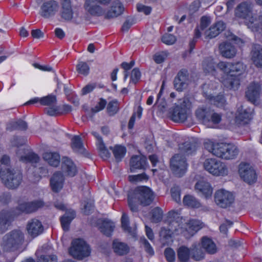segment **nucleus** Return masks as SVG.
<instances>
[{"mask_svg": "<svg viewBox=\"0 0 262 262\" xmlns=\"http://www.w3.org/2000/svg\"><path fill=\"white\" fill-rule=\"evenodd\" d=\"M155 199V194L150 188L147 186H139L128 195V203L130 209L133 212L138 211L136 203L143 206L151 204Z\"/></svg>", "mask_w": 262, "mask_h": 262, "instance_id": "obj_1", "label": "nucleus"}, {"mask_svg": "<svg viewBox=\"0 0 262 262\" xmlns=\"http://www.w3.org/2000/svg\"><path fill=\"white\" fill-rule=\"evenodd\" d=\"M24 241V234L20 230H13L6 234L2 238L1 246L6 252L17 250Z\"/></svg>", "mask_w": 262, "mask_h": 262, "instance_id": "obj_2", "label": "nucleus"}, {"mask_svg": "<svg viewBox=\"0 0 262 262\" xmlns=\"http://www.w3.org/2000/svg\"><path fill=\"white\" fill-rule=\"evenodd\" d=\"M235 16L245 20V23L252 31H257L261 25L254 17L252 7L250 4L247 2L239 4L235 11Z\"/></svg>", "mask_w": 262, "mask_h": 262, "instance_id": "obj_3", "label": "nucleus"}, {"mask_svg": "<svg viewBox=\"0 0 262 262\" xmlns=\"http://www.w3.org/2000/svg\"><path fill=\"white\" fill-rule=\"evenodd\" d=\"M0 178L4 184L8 188L15 189L21 184L23 175L18 170L14 169H4L0 165Z\"/></svg>", "mask_w": 262, "mask_h": 262, "instance_id": "obj_4", "label": "nucleus"}, {"mask_svg": "<svg viewBox=\"0 0 262 262\" xmlns=\"http://www.w3.org/2000/svg\"><path fill=\"white\" fill-rule=\"evenodd\" d=\"M205 170L215 176H225L228 173V169L225 163L216 159H207L204 162Z\"/></svg>", "mask_w": 262, "mask_h": 262, "instance_id": "obj_5", "label": "nucleus"}, {"mask_svg": "<svg viewBox=\"0 0 262 262\" xmlns=\"http://www.w3.org/2000/svg\"><path fill=\"white\" fill-rule=\"evenodd\" d=\"M70 254L74 258L82 259L90 254L89 246L81 239H76L72 242V246L69 250Z\"/></svg>", "mask_w": 262, "mask_h": 262, "instance_id": "obj_6", "label": "nucleus"}, {"mask_svg": "<svg viewBox=\"0 0 262 262\" xmlns=\"http://www.w3.org/2000/svg\"><path fill=\"white\" fill-rule=\"evenodd\" d=\"M238 153L236 146L230 144L221 143L215 149L214 156L222 159L229 160L235 158Z\"/></svg>", "mask_w": 262, "mask_h": 262, "instance_id": "obj_7", "label": "nucleus"}, {"mask_svg": "<svg viewBox=\"0 0 262 262\" xmlns=\"http://www.w3.org/2000/svg\"><path fill=\"white\" fill-rule=\"evenodd\" d=\"M187 166L186 158L181 154H176L170 159V168L178 177L183 176L186 171Z\"/></svg>", "mask_w": 262, "mask_h": 262, "instance_id": "obj_8", "label": "nucleus"}, {"mask_svg": "<svg viewBox=\"0 0 262 262\" xmlns=\"http://www.w3.org/2000/svg\"><path fill=\"white\" fill-rule=\"evenodd\" d=\"M214 201L219 206L226 208L233 203L234 196L231 192L228 191L220 189L215 193Z\"/></svg>", "mask_w": 262, "mask_h": 262, "instance_id": "obj_9", "label": "nucleus"}, {"mask_svg": "<svg viewBox=\"0 0 262 262\" xmlns=\"http://www.w3.org/2000/svg\"><path fill=\"white\" fill-rule=\"evenodd\" d=\"M239 173L243 180L251 185L257 180V175L253 167L248 163H241L239 167Z\"/></svg>", "mask_w": 262, "mask_h": 262, "instance_id": "obj_10", "label": "nucleus"}, {"mask_svg": "<svg viewBox=\"0 0 262 262\" xmlns=\"http://www.w3.org/2000/svg\"><path fill=\"white\" fill-rule=\"evenodd\" d=\"M58 3L54 0H49L44 2L39 11V14L45 18H49L54 16L58 12Z\"/></svg>", "mask_w": 262, "mask_h": 262, "instance_id": "obj_11", "label": "nucleus"}, {"mask_svg": "<svg viewBox=\"0 0 262 262\" xmlns=\"http://www.w3.org/2000/svg\"><path fill=\"white\" fill-rule=\"evenodd\" d=\"M19 161L24 163L36 164L39 161V157L33 152L25 148H18L16 151Z\"/></svg>", "mask_w": 262, "mask_h": 262, "instance_id": "obj_12", "label": "nucleus"}, {"mask_svg": "<svg viewBox=\"0 0 262 262\" xmlns=\"http://www.w3.org/2000/svg\"><path fill=\"white\" fill-rule=\"evenodd\" d=\"M189 81V73L187 70L182 69L174 79V87L177 91L181 92L186 89Z\"/></svg>", "mask_w": 262, "mask_h": 262, "instance_id": "obj_13", "label": "nucleus"}, {"mask_svg": "<svg viewBox=\"0 0 262 262\" xmlns=\"http://www.w3.org/2000/svg\"><path fill=\"white\" fill-rule=\"evenodd\" d=\"M261 92V83L253 82L247 88V90L246 92V97L249 101L254 103L259 98Z\"/></svg>", "mask_w": 262, "mask_h": 262, "instance_id": "obj_14", "label": "nucleus"}, {"mask_svg": "<svg viewBox=\"0 0 262 262\" xmlns=\"http://www.w3.org/2000/svg\"><path fill=\"white\" fill-rule=\"evenodd\" d=\"M27 230L28 234L34 238L42 233L43 227L40 221L33 219L28 222Z\"/></svg>", "mask_w": 262, "mask_h": 262, "instance_id": "obj_15", "label": "nucleus"}, {"mask_svg": "<svg viewBox=\"0 0 262 262\" xmlns=\"http://www.w3.org/2000/svg\"><path fill=\"white\" fill-rule=\"evenodd\" d=\"M147 167V159L142 155L133 156L130 161V171L135 172L136 169H145Z\"/></svg>", "mask_w": 262, "mask_h": 262, "instance_id": "obj_16", "label": "nucleus"}, {"mask_svg": "<svg viewBox=\"0 0 262 262\" xmlns=\"http://www.w3.org/2000/svg\"><path fill=\"white\" fill-rule=\"evenodd\" d=\"M85 10L92 16H101L104 13V10L95 0H85Z\"/></svg>", "mask_w": 262, "mask_h": 262, "instance_id": "obj_17", "label": "nucleus"}, {"mask_svg": "<svg viewBox=\"0 0 262 262\" xmlns=\"http://www.w3.org/2000/svg\"><path fill=\"white\" fill-rule=\"evenodd\" d=\"M253 109L250 107L244 108L241 106L238 108L236 120L242 124L248 123L252 118Z\"/></svg>", "mask_w": 262, "mask_h": 262, "instance_id": "obj_18", "label": "nucleus"}, {"mask_svg": "<svg viewBox=\"0 0 262 262\" xmlns=\"http://www.w3.org/2000/svg\"><path fill=\"white\" fill-rule=\"evenodd\" d=\"M43 205V203L40 200L30 202H24L19 204L17 208L22 212L30 213L36 211Z\"/></svg>", "mask_w": 262, "mask_h": 262, "instance_id": "obj_19", "label": "nucleus"}, {"mask_svg": "<svg viewBox=\"0 0 262 262\" xmlns=\"http://www.w3.org/2000/svg\"><path fill=\"white\" fill-rule=\"evenodd\" d=\"M61 17L65 21H69L73 17L74 12L71 6V0H61Z\"/></svg>", "mask_w": 262, "mask_h": 262, "instance_id": "obj_20", "label": "nucleus"}, {"mask_svg": "<svg viewBox=\"0 0 262 262\" xmlns=\"http://www.w3.org/2000/svg\"><path fill=\"white\" fill-rule=\"evenodd\" d=\"M61 169L67 176L74 177L77 173V168L70 158L64 157L61 160Z\"/></svg>", "mask_w": 262, "mask_h": 262, "instance_id": "obj_21", "label": "nucleus"}, {"mask_svg": "<svg viewBox=\"0 0 262 262\" xmlns=\"http://www.w3.org/2000/svg\"><path fill=\"white\" fill-rule=\"evenodd\" d=\"M226 24L223 21H219L211 26L205 32L206 38H212L217 36L226 28Z\"/></svg>", "mask_w": 262, "mask_h": 262, "instance_id": "obj_22", "label": "nucleus"}, {"mask_svg": "<svg viewBox=\"0 0 262 262\" xmlns=\"http://www.w3.org/2000/svg\"><path fill=\"white\" fill-rule=\"evenodd\" d=\"M219 51L222 56L226 58H231L236 54L235 47L230 42H224L219 46Z\"/></svg>", "mask_w": 262, "mask_h": 262, "instance_id": "obj_23", "label": "nucleus"}, {"mask_svg": "<svg viewBox=\"0 0 262 262\" xmlns=\"http://www.w3.org/2000/svg\"><path fill=\"white\" fill-rule=\"evenodd\" d=\"M64 180L63 176L61 172H55L50 179V185L52 190L55 192L59 191L63 187Z\"/></svg>", "mask_w": 262, "mask_h": 262, "instance_id": "obj_24", "label": "nucleus"}, {"mask_svg": "<svg viewBox=\"0 0 262 262\" xmlns=\"http://www.w3.org/2000/svg\"><path fill=\"white\" fill-rule=\"evenodd\" d=\"M112 249L114 252L117 255L123 256L129 251V247L126 243L115 239L112 243Z\"/></svg>", "mask_w": 262, "mask_h": 262, "instance_id": "obj_25", "label": "nucleus"}, {"mask_svg": "<svg viewBox=\"0 0 262 262\" xmlns=\"http://www.w3.org/2000/svg\"><path fill=\"white\" fill-rule=\"evenodd\" d=\"M12 217L11 211L3 210L0 212V232L4 233L8 230L11 219Z\"/></svg>", "mask_w": 262, "mask_h": 262, "instance_id": "obj_26", "label": "nucleus"}, {"mask_svg": "<svg viewBox=\"0 0 262 262\" xmlns=\"http://www.w3.org/2000/svg\"><path fill=\"white\" fill-rule=\"evenodd\" d=\"M190 112L182 106H176L173 109L172 119L174 122H184L187 119Z\"/></svg>", "mask_w": 262, "mask_h": 262, "instance_id": "obj_27", "label": "nucleus"}, {"mask_svg": "<svg viewBox=\"0 0 262 262\" xmlns=\"http://www.w3.org/2000/svg\"><path fill=\"white\" fill-rule=\"evenodd\" d=\"M124 8L122 4L119 1L113 2L110 10L105 15V18L110 19L117 17L123 12Z\"/></svg>", "mask_w": 262, "mask_h": 262, "instance_id": "obj_28", "label": "nucleus"}, {"mask_svg": "<svg viewBox=\"0 0 262 262\" xmlns=\"http://www.w3.org/2000/svg\"><path fill=\"white\" fill-rule=\"evenodd\" d=\"M211 113V109L207 106H200L198 107L195 112L197 119L204 124L209 123V118Z\"/></svg>", "mask_w": 262, "mask_h": 262, "instance_id": "obj_29", "label": "nucleus"}, {"mask_svg": "<svg viewBox=\"0 0 262 262\" xmlns=\"http://www.w3.org/2000/svg\"><path fill=\"white\" fill-rule=\"evenodd\" d=\"M195 189L198 193H201L206 198L211 196L212 188L210 184L205 181H200L195 185Z\"/></svg>", "mask_w": 262, "mask_h": 262, "instance_id": "obj_30", "label": "nucleus"}, {"mask_svg": "<svg viewBox=\"0 0 262 262\" xmlns=\"http://www.w3.org/2000/svg\"><path fill=\"white\" fill-rule=\"evenodd\" d=\"M252 60L257 67H262V47L257 44L253 45L251 51Z\"/></svg>", "mask_w": 262, "mask_h": 262, "instance_id": "obj_31", "label": "nucleus"}, {"mask_svg": "<svg viewBox=\"0 0 262 262\" xmlns=\"http://www.w3.org/2000/svg\"><path fill=\"white\" fill-rule=\"evenodd\" d=\"M99 229L103 234L110 236L112 235L115 228L113 222L107 219L101 220L99 222Z\"/></svg>", "mask_w": 262, "mask_h": 262, "instance_id": "obj_32", "label": "nucleus"}, {"mask_svg": "<svg viewBox=\"0 0 262 262\" xmlns=\"http://www.w3.org/2000/svg\"><path fill=\"white\" fill-rule=\"evenodd\" d=\"M202 246L209 254H213L217 251L215 244L209 237L204 236L202 238Z\"/></svg>", "mask_w": 262, "mask_h": 262, "instance_id": "obj_33", "label": "nucleus"}, {"mask_svg": "<svg viewBox=\"0 0 262 262\" xmlns=\"http://www.w3.org/2000/svg\"><path fill=\"white\" fill-rule=\"evenodd\" d=\"M43 158L52 166L56 167L59 164L60 156L57 152H45L43 155Z\"/></svg>", "mask_w": 262, "mask_h": 262, "instance_id": "obj_34", "label": "nucleus"}, {"mask_svg": "<svg viewBox=\"0 0 262 262\" xmlns=\"http://www.w3.org/2000/svg\"><path fill=\"white\" fill-rule=\"evenodd\" d=\"M75 212L74 210L66 212L65 214L60 219L61 224L63 230L65 231H68L69 226L71 221L75 216Z\"/></svg>", "mask_w": 262, "mask_h": 262, "instance_id": "obj_35", "label": "nucleus"}, {"mask_svg": "<svg viewBox=\"0 0 262 262\" xmlns=\"http://www.w3.org/2000/svg\"><path fill=\"white\" fill-rule=\"evenodd\" d=\"M183 203L184 206L192 208H198L201 206L200 201L194 196L190 194L184 196Z\"/></svg>", "mask_w": 262, "mask_h": 262, "instance_id": "obj_36", "label": "nucleus"}, {"mask_svg": "<svg viewBox=\"0 0 262 262\" xmlns=\"http://www.w3.org/2000/svg\"><path fill=\"white\" fill-rule=\"evenodd\" d=\"M198 147V144L195 142H185L179 146V149L182 152L189 155L195 151Z\"/></svg>", "mask_w": 262, "mask_h": 262, "instance_id": "obj_37", "label": "nucleus"}, {"mask_svg": "<svg viewBox=\"0 0 262 262\" xmlns=\"http://www.w3.org/2000/svg\"><path fill=\"white\" fill-rule=\"evenodd\" d=\"M190 249L191 257L193 259L199 261L204 258L205 254L199 245L194 244L192 245Z\"/></svg>", "mask_w": 262, "mask_h": 262, "instance_id": "obj_38", "label": "nucleus"}, {"mask_svg": "<svg viewBox=\"0 0 262 262\" xmlns=\"http://www.w3.org/2000/svg\"><path fill=\"white\" fill-rule=\"evenodd\" d=\"M178 257L181 262H187L191 254L190 249L185 246H181L177 251Z\"/></svg>", "mask_w": 262, "mask_h": 262, "instance_id": "obj_39", "label": "nucleus"}, {"mask_svg": "<svg viewBox=\"0 0 262 262\" xmlns=\"http://www.w3.org/2000/svg\"><path fill=\"white\" fill-rule=\"evenodd\" d=\"M110 148L112 150L115 160L118 162L121 161L126 151L124 146L119 145H116L114 147H110Z\"/></svg>", "mask_w": 262, "mask_h": 262, "instance_id": "obj_40", "label": "nucleus"}, {"mask_svg": "<svg viewBox=\"0 0 262 262\" xmlns=\"http://www.w3.org/2000/svg\"><path fill=\"white\" fill-rule=\"evenodd\" d=\"M71 147L73 150L76 152L82 154L84 152V148L80 137L75 136L72 139Z\"/></svg>", "mask_w": 262, "mask_h": 262, "instance_id": "obj_41", "label": "nucleus"}, {"mask_svg": "<svg viewBox=\"0 0 262 262\" xmlns=\"http://www.w3.org/2000/svg\"><path fill=\"white\" fill-rule=\"evenodd\" d=\"M28 127V125L26 122L19 119L17 121H12L7 126V129L13 130L15 129L18 130H26Z\"/></svg>", "mask_w": 262, "mask_h": 262, "instance_id": "obj_42", "label": "nucleus"}, {"mask_svg": "<svg viewBox=\"0 0 262 262\" xmlns=\"http://www.w3.org/2000/svg\"><path fill=\"white\" fill-rule=\"evenodd\" d=\"M231 74L230 76H235L240 75L245 70V66L241 62L235 63L231 62Z\"/></svg>", "mask_w": 262, "mask_h": 262, "instance_id": "obj_43", "label": "nucleus"}, {"mask_svg": "<svg viewBox=\"0 0 262 262\" xmlns=\"http://www.w3.org/2000/svg\"><path fill=\"white\" fill-rule=\"evenodd\" d=\"M225 85L230 89L235 90L237 89L239 85V80L238 76H228L224 82Z\"/></svg>", "mask_w": 262, "mask_h": 262, "instance_id": "obj_44", "label": "nucleus"}, {"mask_svg": "<svg viewBox=\"0 0 262 262\" xmlns=\"http://www.w3.org/2000/svg\"><path fill=\"white\" fill-rule=\"evenodd\" d=\"M107 111L109 115L113 116L117 113L119 110V103L117 100H113L108 102Z\"/></svg>", "mask_w": 262, "mask_h": 262, "instance_id": "obj_45", "label": "nucleus"}, {"mask_svg": "<svg viewBox=\"0 0 262 262\" xmlns=\"http://www.w3.org/2000/svg\"><path fill=\"white\" fill-rule=\"evenodd\" d=\"M202 223L198 220H191L189 223V227L187 229L190 232L191 235H193L195 232L202 228Z\"/></svg>", "mask_w": 262, "mask_h": 262, "instance_id": "obj_46", "label": "nucleus"}, {"mask_svg": "<svg viewBox=\"0 0 262 262\" xmlns=\"http://www.w3.org/2000/svg\"><path fill=\"white\" fill-rule=\"evenodd\" d=\"M203 68L206 73L212 72L215 70L214 63L212 59L210 58H206L202 63Z\"/></svg>", "mask_w": 262, "mask_h": 262, "instance_id": "obj_47", "label": "nucleus"}, {"mask_svg": "<svg viewBox=\"0 0 262 262\" xmlns=\"http://www.w3.org/2000/svg\"><path fill=\"white\" fill-rule=\"evenodd\" d=\"M151 221L154 223H159L163 217V211L159 207H156L151 210Z\"/></svg>", "mask_w": 262, "mask_h": 262, "instance_id": "obj_48", "label": "nucleus"}, {"mask_svg": "<svg viewBox=\"0 0 262 262\" xmlns=\"http://www.w3.org/2000/svg\"><path fill=\"white\" fill-rule=\"evenodd\" d=\"M208 99H210L212 104L217 107L223 106L225 102V98L222 95H219L216 96L210 95L208 96Z\"/></svg>", "mask_w": 262, "mask_h": 262, "instance_id": "obj_49", "label": "nucleus"}, {"mask_svg": "<svg viewBox=\"0 0 262 262\" xmlns=\"http://www.w3.org/2000/svg\"><path fill=\"white\" fill-rule=\"evenodd\" d=\"M97 146L99 155L103 159L106 160L110 158L111 153L106 147L104 142H101L100 144H98Z\"/></svg>", "mask_w": 262, "mask_h": 262, "instance_id": "obj_50", "label": "nucleus"}, {"mask_svg": "<svg viewBox=\"0 0 262 262\" xmlns=\"http://www.w3.org/2000/svg\"><path fill=\"white\" fill-rule=\"evenodd\" d=\"M76 70L79 74L86 76L89 73L90 67L86 62L79 61L76 66Z\"/></svg>", "mask_w": 262, "mask_h": 262, "instance_id": "obj_51", "label": "nucleus"}, {"mask_svg": "<svg viewBox=\"0 0 262 262\" xmlns=\"http://www.w3.org/2000/svg\"><path fill=\"white\" fill-rule=\"evenodd\" d=\"M56 102V97L54 95H48L40 99V103L43 105L54 106Z\"/></svg>", "mask_w": 262, "mask_h": 262, "instance_id": "obj_52", "label": "nucleus"}, {"mask_svg": "<svg viewBox=\"0 0 262 262\" xmlns=\"http://www.w3.org/2000/svg\"><path fill=\"white\" fill-rule=\"evenodd\" d=\"M121 226L124 231L129 233H132L131 227L129 226V219L127 215L123 213L121 217Z\"/></svg>", "mask_w": 262, "mask_h": 262, "instance_id": "obj_53", "label": "nucleus"}, {"mask_svg": "<svg viewBox=\"0 0 262 262\" xmlns=\"http://www.w3.org/2000/svg\"><path fill=\"white\" fill-rule=\"evenodd\" d=\"M148 176L145 173L143 172L136 175H130L128 176V180L131 182H139L143 180H147Z\"/></svg>", "mask_w": 262, "mask_h": 262, "instance_id": "obj_54", "label": "nucleus"}, {"mask_svg": "<svg viewBox=\"0 0 262 262\" xmlns=\"http://www.w3.org/2000/svg\"><path fill=\"white\" fill-rule=\"evenodd\" d=\"M180 191V188L178 186H173L170 190L171 197L178 203L181 202Z\"/></svg>", "mask_w": 262, "mask_h": 262, "instance_id": "obj_55", "label": "nucleus"}, {"mask_svg": "<svg viewBox=\"0 0 262 262\" xmlns=\"http://www.w3.org/2000/svg\"><path fill=\"white\" fill-rule=\"evenodd\" d=\"M217 67L224 73L227 74V76H230L231 62H220L217 64Z\"/></svg>", "mask_w": 262, "mask_h": 262, "instance_id": "obj_56", "label": "nucleus"}, {"mask_svg": "<svg viewBox=\"0 0 262 262\" xmlns=\"http://www.w3.org/2000/svg\"><path fill=\"white\" fill-rule=\"evenodd\" d=\"M140 243L143 246L145 251L150 256L154 254V251L148 241L145 238L140 239Z\"/></svg>", "mask_w": 262, "mask_h": 262, "instance_id": "obj_57", "label": "nucleus"}, {"mask_svg": "<svg viewBox=\"0 0 262 262\" xmlns=\"http://www.w3.org/2000/svg\"><path fill=\"white\" fill-rule=\"evenodd\" d=\"M162 41L166 45H170L176 41V37L172 34L166 33L162 36Z\"/></svg>", "mask_w": 262, "mask_h": 262, "instance_id": "obj_58", "label": "nucleus"}, {"mask_svg": "<svg viewBox=\"0 0 262 262\" xmlns=\"http://www.w3.org/2000/svg\"><path fill=\"white\" fill-rule=\"evenodd\" d=\"M26 140L25 138L14 136L11 140V144L12 146L19 148L25 144Z\"/></svg>", "mask_w": 262, "mask_h": 262, "instance_id": "obj_59", "label": "nucleus"}, {"mask_svg": "<svg viewBox=\"0 0 262 262\" xmlns=\"http://www.w3.org/2000/svg\"><path fill=\"white\" fill-rule=\"evenodd\" d=\"M179 106H182L186 110L190 112L192 107L191 98L188 96H185L183 99V101Z\"/></svg>", "mask_w": 262, "mask_h": 262, "instance_id": "obj_60", "label": "nucleus"}, {"mask_svg": "<svg viewBox=\"0 0 262 262\" xmlns=\"http://www.w3.org/2000/svg\"><path fill=\"white\" fill-rule=\"evenodd\" d=\"M164 255L168 262H173L175 260V252L170 248H166L164 251Z\"/></svg>", "mask_w": 262, "mask_h": 262, "instance_id": "obj_61", "label": "nucleus"}, {"mask_svg": "<svg viewBox=\"0 0 262 262\" xmlns=\"http://www.w3.org/2000/svg\"><path fill=\"white\" fill-rule=\"evenodd\" d=\"M106 105V101L103 98H100L99 99V101L98 102V104L95 106V107L92 108L91 111L93 113L98 112L103 110L105 107Z\"/></svg>", "mask_w": 262, "mask_h": 262, "instance_id": "obj_62", "label": "nucleus"}, {"mask_svg": "<svg viewBox=\"0 0 262 262\" xmlns=\"http://www.w3.org/2000/svg\"><path fill=\"white\" fill-rule=\"evenodd\" d=\"M219 143L214 144L213 142L210 140L205 141L204 143V148L208 150L209 152H211L213 155L215 154V149L217 147V145Z\"/></svg>", "mask_w": 262, "mask_h": 262, "instance_id": "obj_63", "label": "nucleus"}, {"mask_svg": "<svg viewBox=\"0 0 262 262\" xmlns=\"http://www.w3.org/2000/svg\"><path fill=\"white\" fill-rule=\"evenodd\" d=\"M56 255H41L37 259V262H56Z\"/></svg>", "mask_w": 262, "mask_h": 262, "instance_id": "obj_64", "label": "nucleus"}]
</instances>
